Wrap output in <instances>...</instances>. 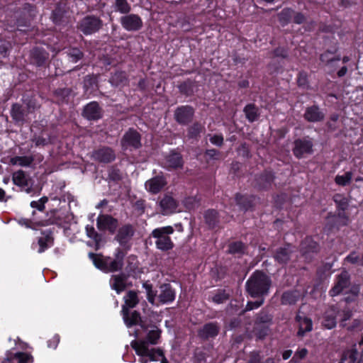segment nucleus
Segmentation results:
<instances>
[{"instance_id": "obj_59", "label": "nucleus", "mask_w": 363, "mask_h": 363, "mask_svg": "<svg viewBox=\"0 0 363 363\" xmlns=\"http://www.w3.org/2000/svg\"><path fill=\"white\" fill-rule=\"evenodd\" d=\"M340 118V115L337 113H332L328 121L326 123V126L328 130L333 132L335 131L338 128V125L337 124L338 120Z\"/></svg>"}, {"instance_id": "obj_50", "label": "nucleus", "mask_w": 363, "mask_h": 363, "mask_svg": "<svg viewBox=\"0 0 363 363\" xmlns=\"http://www.w3.org/2000/svg\"><path fill=\"white\" fill-rule=\"evenodd\" d=\"M86 235L94 241L96 250H98L100 247V243L101 242V235L98 233L94 226L87 225L86 226Z\"/></svg>"}, {"instance_id": "obj_37", "label": "nucleus", "mask_w": 363, "mask_h": 363, "mask_svg": "<svg viewBox=\"0 0 363 363\" xmlns=\"http://www.w3.org/2000/svg\"><path fill=\"white\" fill-rule=\"evenodd\" d=\"M109 82L114 86H123L128 82L127 74L124 71H116L111 75Z\"/></svg>"}, {"instance_id": "obj_17", "label": "nucleus", "mask_w": 363, "mask_h": 363, "mask_svg": "<svg viewBox=\"0 0 363 363\" xmlns=\"http://www.w3.org/2000/svg\"><path fill=\"white\" fill-rule=\"evenodd\" d=\"M96 225L99 230H107L110 234L113 235L118 228V220L111 215L101 214L96 219Z\"/></svg>"}, {"instance_id": "obj_54", "label": "nucleus", "mask_w": 363, "mask_h": 363, "mask_svg": "<svg viewBox=\"0 0 363 363\" xmlns=\"http://www.w3.org/2000/svg\"><path fill=\"white\" fill-rule=\"evenodd\" d=\"M340 363H359L357 352L355 350L347 351L345 352Z\"/></svg>"}, {"instance_id": "obj_5", "label": "nucleus", "mask_w": 363, "mask_h": 363, "mask_svg": "<svg viewBox=\"0 0 363 363\" xmlns=\"http://www.w3.org/2000/svg\"><path fill=\"white\" fill-rule=\"evenodd\" d=\"M174 230L171 225L154 229L151 233V236L156 239V247L162 252L172 250L174 247V244L169 237V235L174 233Z\"/></svg>"}, {"instance_id": "obj_51", "label": "nucleus", "mask_w": 363, "mask_h": 363, "mask_svg": "<svg viewBox=\"0 0 363 363\" xmlns=\"http://www.w3.org/2000/svg\"><path fill=\"white\" fill-rule=\"evenodd\" d=\"M83 88L85 94H91L97 88V80L95 77L86 75L84 79Z\"/></svg>"}, {"instance_id": "obj_6", "label": "nucleus", "mask_w": 363, "mask_h": 363, "mask_svg": "<svg viewBox=\"0 0 363 363\" xmlns=\"http://www.w3.org/2000/svg\"><path fill=\"white\" fill-rule=\"evenodd\" d=\"M103 27V21L100 17L91 14L83 17L77 23V28L85 35H91L99 32Z\"/></svg>"}, {"instance_id": "obj_45", "label": "nucleus", "mask_w": 363, "mask_h": 363, "mask_svg": "<svg viewBox=\"0 0 363 363\" xmlns=\"http://www.w3.org/2000/svg\"><path fill=\"white\" fill-rule=\"evenodd\" d=\"M12 181L15 185L21 188H25L28 185L26 174L22 169L18 170L13 173Z\"/></svg>"}, {"instance_id": "obj_25", "label": "nucleus", "mask_w": 363, "mask_h": 363, "mask_svg": "<svg viewBox=\"0 0 363 363\" xmlns=\"http://www.w3.org/2000/svg\"><path fill=\"white\" fill-rule=\"evenodd\" d=\"M159 205L163 215H169L176 212L179 203L172 196L165 194L160 199Z\"/></svg>"}, {"instance_id": "obj_62", "label": "nucleus", "mask_w": 363, "mask_h": 363, "mask_svg": "<svg viewBox=\"0 0 363 363\" xmlns=\"http://www.w3.org/2000/svg\"><path fill=\"white\" fill-rule=\"evenodd\" d=\"M272 54L273 57L286 59L289 56V50L286 47L279 46L272 50Z\"/></svg>"}, {"instance_id": "obj_4", "label": "nucleus", "mask_w": 363, "mask_h": 363, "mask_svg": "<svg viewBox=\"0 0 363 363\" xmlns=\"http://www.w3.org/2000/svg\"><path fill=\"white\" fill-rule=\"evenodd\" d=\"M249 294L253 296L266 294L271 286V281L267 274H253L246 283Z\"/></svg>"}, {"instance_id": "obj_20", "label": "nucleus", "mask_w": 363, "mask_h": 363, "mask_svg": "<svg viewBox=\"0 0 363 363\" xmlns=\"http://www.w3.org/2000/svg\"><path fill=\"white\" fill-rule=\"evenodd\" d=\"M92 157L99 163L108 164L116 160V153L111 147L103 146L93 151Z\"/></svg>"}, {"instance_id": "obj_22", "label": "nucleus", "mask_w": 363, "mask_h": 363, "mask_svg": "<svg viewBox=\"0 0 363 363\" xmlns=\"http://www.w3.org/2000/svg\"><path fill=\"white\" fill-rule=\"evenodd\" d=\"M165 167L168 170L181 169L184 166V160L182 154L174 150L164 158Z\"/></svg>"}, {"instance_id": "obj_9", "label": "nucleus", "mask_w": 363, "mask_h": 363, "mask_svg": "<svg viewBox=\"0 0 363 363\" xmlns=\"http://www.w3.org/2000/svg\"><path fill=\"white\" fill-rule=\"evenodd\" d=\"M276 179L275 172L271 168H266L255 177V187L258 191H269Z\"/></svg>"}, {"instance_id": "obj_47", "label": "nucleus", "mask_w": 363, "mask_h": 363, "mask_svg": "<svg viewBox=\"0 0 363 363\" xmlns=\"http://www.w3.org/2000/svg\"><path fill=\"white\" fill-rule=\"evenodd\" d=\"M35 160V157L30 156H15L11 159V163L13 165H19L21 167H30Z\"/></svg>"}, {"instance_id": "obj_55", "label": "nucleus", "mask_w": 363, "mask_h": 363, "mask_svg": "<svg viewBox=\"0 0 363 363\" xmlns=\"http://www.w3.org/2000/svg\"><path fill=\"white\" fill-rule=\"evenodd\" d=\"M339 223H340V220H335L334 217H330L328 214L325 229L328 231L338 230L341 227L344 226L343 225H339Z\"/></svg>"}, {"instance_id": "obj_10", "label": "nucleus", "mask_w": 363, "mask_h": 363, "mask_svg": "<svg viewBox=\"0 0 363 363\" xmlns=\"http://www.w3.org/2000/svg\"><path fill=\"white\" fill-rule=\"evenodd\" d=\"M49 52L43 48L36 46L30 51L29 60L30 65L39 69H45L49 66Z\"/></svg>"}, {"instance_id": "obj_60", "label": "nucleus", "mask_w": 363, "mask_h": 363, "mask_svg": "<svg viewBox=\"0 0 363 363\" xmlns=\"http://www.w3.org/2000/svg\"><path fill=\"white\" fill-rule=\"evenodd\" d=\"M48 201V198L45 196H42L38 201H32L30 203L31 208L43 212L45 209V203Z\"/></svg>"}, {"instance_id": "obj_41", "label": "nucleus", "mask_w": 363, "mask_h": 363, "mask_svg": "<svg viewBox=\"0 0 363 363\" xmlns=\"http://www.w3.org/2000/svg\"><path fill=\"white\" fill-rule=\"evenodd\" d=\"M175 298V294L169 284H164L161 286V293L159 296L160 301L163 303L172 301Z\"/></svg>"}, {"instance_id": "obj_2", "label": "nucleus", "mask_w": 363, "mask_h": 363, "mask_svg": "<svg viewBox=\"0 0 363 363\" xmlns=\"http://www.w3.org/2000/svg\"><path fill=\"white\" fill-rule=\"evenodd\" d=\"M160 336V330L156 326H152L151 329L148 330L146 339H138L130 342L131 347L139 357L140 363L157 361L160 363H167L162 351L154 347L157 344Z\"/></svg>"}, {"instance_id": "obj_42", "label": "nucleus", "mask_w": 363, "mask_h": 363, "mask_svg": "<svg viewBox=\"0 0 363 363\" xmlns=\"http://www.w3.org/2000/svg\"><path fill=\"white\" fill-rule=\"evenodd\" d=\"M107 172H108V176H107L106 181L108 183L113 182L115 184H118L123 179L122 173H121V170L117 167L116 165H111V166L108 167V169H107Z\"/></svg>"}, {"instance_id": "obj_53", "label": "nucleus", "mask_w": 363, "mask_h": 363, "mask_svg": "<svg viewBox=\"0 0 363 363\" xmlns=\"http://www.w3.org/2000/svg\"><path fill=\"white\" fill-rule=\"evenodd\" d=\"M352 175L353 174L351 171L346 172L343 175L337 174L335 177V182L339 186H345L350 184L352 179Z\"/></svg>"}, {"instance_id": "obj_63", "label": "nucleus", "mask_w": 363, "mask_h": 363, "mask_svg": "<svg viewBox=\"0 0 363 363\" xmlns=\"http://www.w3.org/2000/svg\"><path fill=\"white\" fill-rule=\"evenodd\" d=\"M340 325L342 328H345L347 325H348L347 323V320H350L351 317L352 316V313L349 309L343 310L340 314Z\"/></svg>"}, {"instance_id": "obj_24", "label": "nucleus", "mask_w": 363, "mask_h": 363, "mask_svg": "<svg viewBox=\"0 0 363 363\" xmlns=\"http://www.w3.org/2000/svg\"><path fill=\"white\" fill-rule=\"evenodd\" d=\"M72 89L58 87L52 91L53 102L58 105L68 104L72 94Z\"/></svg>"}, {"instance_id": "obj_30", "label": "nucleus", "mask_w": 363, "mask_h": 363, "mask_svg": "<svg viewBox=\"0 0 363 363\" xmlns=\"http://www.w3.org/2000/svg\"><path fill=\"white\" fill-rule=\"evenodd\" d=\"M337 308L335 306L329 308L324 313L322 320V325L327 329H333L336 326V315Z\"/></svg>"}, {"instance_id": "obj_58", "label": "nucleus", "mask_w": 363, "mask_h": 363, "mask_svg": "<svg viewBox=\"0 0 363 363\" xmlns=\"http://www.w3.org/2000/svg\"><path fill=\"white\" fill-rule=\"evenodd\" d=\"M69 61L76 63L83 58L84 53L77 48H72L69 49L68 53Z\"/></svg>"}, {"instance_id": "obj_26", "label": "nucleus", "mask_w": 363, "mask_h": 363, "mask_svg": "<svg viewBox=\"0 0 363 363\" xmlns=\"http://www.w3.org/2000/svg\"><path fill=\"white\" fill-rule=\"evenodd\" d=\"M45 219H41L39 223H37L38 226H47L50 225H62L65 222V218L60 213L57 209L50 210L47 213Z\"/></svg>"}, {"instance_id": "obj_28", "label": "nucleus", "mask_w": 363, "mask_h": 363, "mask_svg": "<svg viewBox=\"0 0 363 363\" xmlns=\"http://www.w3.org/2000/svg\"><path fill=\"white\" fill-rule=\"evenodd\" d=\"M296 320L298 326V336L303 337L306 333L311 332L313 330L312 320L304 314L299 312L296 317Z\"/></svg>"}, {"instance_id": "obj_14", "label": "nucleus", "mask_w": 363, "mask_h": 363, "mask_svg": "<svg viewBox=\"0 0 363 363\" xmlns=\"http://www.w3.org/2000/svg\"><path fill=\"white\" fill-rule=\"evenodd\" d=\"M167 177L163 172H160L156 176L147 180L145 183V189L151 194H157L167 185Z\"/></svg>"}, {"instance_id": "obj_35", "label": "nucleus", "mask_w": 363, "mask_h": 363, "mask_svg": "<svg viewBox=\"0 0 363 363\" xmlns=\"http://www.w3.org/2000/svg\"><path fill=\"white\" fill-rule=\"evenodd\" d=\"M349 285V277L347 274H340L337 278V283L330 290V293L332 296L338 295L343 291Z\"/></svg>"}, {"instance_id": "obj_36", "label": "nucleus", "mask_w": 363, "mask_h": 363, "mask_svg": "<svg viewBox=\"0 0 363 363\" xmlns=\"http://www.w3.org/2000/svg\"><path fill=\"white\" fill-rule=\"evenodd\" d=\"M206 224L210 229H214L219 223V213L215 209H208L203 215Z\"/></svg>"}, {"instance_id": "obj_48", "label": "nucleus", "mask_w": 363, "mask_h": 363, "mask_svg": "<svg viewBox=\"0 0 363 363\" xmlns=\"http://www.w3.org/2000/svg\"><path fill=\"white\" fill-rule=\"evenodd\" d=\"M113 11L122 14H128L131 11V6L127 0H114L112 5Z\"/></svg>"}, {"instance_id": "obj_43", "label": "nucleus", "mask_w": 363, "mask_h": 363, "mask_svg": "<svg viewBox=\"0 0 363 363\" xmlns=\"http://www.w3.org/2000/svg\"><path fill=\"white\" fill-rule=\"evenodd\" d=\"M218 333V327L216 324L208 323L199 330V335L203 338H209L217 335Z\"/></svg>"}, {"instance_id": "obj_12", "label": "nucleus", "mask_w": 363, "mask_h": 363, "mask_svg": "<svg viewBox=\"0 0 363 363\" xmlns=\"http://www.w3.org/2000/svg\"><path fill=\"white\" fill-rule=\"evenodd\" d=\"M120 23L123 29L129 32L140 30L143 26V22L138 14L130 13L123 15L120 18Z\"/></svg>"}, {"instance_id": "obj_1", "label": "nucleus", "mask_w": 363, "mask_h": 363, "mask_svg": "<svg viewBox=\"0 0 363 363\" xmlns=\"http://www.w3.org/2000/svg\"><path fill=\"white\" fill-rule=\"evenodd\" d=\"M135 234V228L132 224L126 223L121 226L114 238L120 245L115 249L113 257L104 256L101 254L89 252V258L99 270L108 269L118 271L123 265V259L127 252L131 249V240Z\"/></svg>"}, {"instance_id": "obj_40", "label": "nucleus", "mask_w": 363, "mask_h": 363, "mask_svg": "<svg viewBox=\"0 0 363 363\" xmlns=\"http://www.w3.org/2000/svg\"><path fill=\"white\" fill-rule=\"evenodd\" d=\"M296 84L298 87L304 91L311 89L309 81V75L307 72L301 70L298 72L296 77Z\"/></svg>"}, {"instance_id": "obj_3", "label": "nucleus", "mask_w": 363, "mask_h": 363, "mask_svg": "<svg viewBox=\"0 0 363 363\" xmlns=\"http://www.w3.org/2000/svg\"><path fill=\"white\" fill-rule=\"evenodd\" d=\"M125 304L122 307L123 319L125 325L130 328L133 325L139 324L140 327L149 330L145 328L143 322L141 320L140 314L136 311L129 312L128 308H133L138 303V295L135 291H130L124 297Z\"/></svg>"}, {"instance_id": "obj_7", "label": "nucleus", "mask_w": 363, "mask_h": 363, "mask_svg": "<svg viewBox=\"0 0 363 363\" xmlns=\"http://www.w3.org/2000/svg\"><path fill=\"white\" fill-rule=\"evenodd\" d=\"M320 249L319 243L315 241L312 236H306L299 245L301 257L308 263L315 258Z\"/></svg>"}, {"instance_id": "obj_16", "label": "nucleus", "mask_w": 363, "mask_h": 363, "mask_svg": "<svg viewBox=\"0 0 363 363\" xmlns=\"http://www.w3.org/2000/svg\"><path fill=\"white\" fill-rule=\"evenodd\" d=\"M259 198L254 194L236 193L235 201L240 211L243 212L254 211L256 206V201Z\"/></svg>"}, {"instance_id": "obj_64", "label": "nucleus", "mask_w": 363, "mask_h": 363, "mask_svg": "<svg viewBox=\"0 0 363 363\" xmlns=\"http://www.w3.org/2000/svg\"><path fill=\"white\" fill-rule=\"evenodd\" d=\"M143 287L146 291L147 300L150 303L154 304L156 297V292L152 290V285L148 282H145L143 284Z\"/></svg>"}, {"instance_id": "obj_19", "label": "nucleus", "mask_w": 363, "mask_h": 363, "mask_svg": "<svg viewBox=\"0 0 363 363\" xmlns=\"http://www.w3.org/2000/svg\"><path fill=\"white\" fill-rule=\"evenodd\" d=\"M303 117L308 123H320L324 121L325 113L318 105L313 104L306 108Z\"/></svg>"}, {"instance_id": "obj_49", "label": "nucleus", "mask_w": 363, "mask_h": 363, "mask_svg": "<svg viewBox=\"0 0 363 363\" xmlns=\"http://www.w3.org/2000/svg\"><path fill=\"white\" fill-rule=\"evenodd\" d=\"M333 200L336 205L337 211H345L349 206V201L343 194H335L333 196Z\"/></svg>"}, {"instance_id": "obj_21", "label": "nucleus", "mask_w": 363, "mask_h": 363, "mask_svg": "<svg viewBox=\"0 0 363 363\" xmlns=\"http://www.w3.org/2000/svg\"><path fill=\"white\" fill-rule=\"evenodd\" d=\"M42 236L38 238V253H43L54 245V228H48L40 231Z\"/></svg>"}, {"instance_id": "obj_27", "label": "nucleus", "mask_w": 363, "mask_h": 363, "mask_svg": "<svg viewBox=\"0 0 363 363\" xmlns=\"http://www.w3.org/2000/svg\"><path fill=\"white\" fill-rule=\"evenodd\" d=\"M294 249V247L291 244L277 248L274 255L275 261L281 264H286L290 260Z\"/></svg>"}, {"instance_id": "obj_44", "label": "nucleus", "mask_w": 363, "mask_h": 363, "mask_svg": "<svg viewBox=\"0 0 363 363\" xmlns=\"http://www.w3.org/2000/svg\"><path fill=\"white\" fill-rule=\"evenodd\" d=\"M295 11L289 7L283 9L278 14V19L279 23L283 26H286L292 21L293 15Z\"/></svg>"}, {"instance_id": "obj_56", "label": "nucleus", "mask_w": 363, "mask_h": 363, "mask_svg": "<svg viewBox=\"0 0 363 363\" xmlns=\"http://www.w3.org/2000/svg\"><path fill=\"white\" fill-rule=\"evenodd\" d=\"M328 214L330 217H334L335 220H340L339 225H347L349 224V216L345 213V211H337V213L329 212Z\"/></svg>"}, {"instance_id": "obj_15", "label": "nucleus", "mask_w": 363, "mask_h": 363, "mask_svg": "<svg viewBox=\"0 0 363 363\" xmlns=\"http://www.w3.org/2000/svg\"><path fill=\"white\" fill-rule=\"evenodd\" d=\"M195 110L189 105H182L178 106L174 113V120L179 125H189L194 117Z\"/></svg>"}, {"instance_id": "obj_31", "label": "nucleus", "mask_w": 363, "mask_h": 363, "mask_svg": "<svg viewBox=\"0 0 363 363\" xmlns=\"http://www.w3.org/2000/svg\"><path fill=\"white\" fill-rule=\"evenodd\" d=\"M67 13L65 5L61 3L56 4L55 9L52 11L50 18L53 23L56 26H60L65 22V14Z\"/></svg>"}, {"instance_id": "obj_33", "label": "nucleus", "mask_w": 363, "mask_h": 363, "mask_svg": "<svg viewBox=\"0 0 363 363\" xmlns=\"http://www.w3.org/2000/svg\"><path fill=\"white\" fill-rule=\"evenodd\" d=\"M246 119L250 123H254L257 121L260 116V111L258 106L254 103H250L245 105L243 108Z\"/></svg>"}, {"instance_id": "obj_39", "label": "nucleus", "mask_w": 363, "mask_h": 363, "mask_svg": "<svg viewBox=\"0 0 363 363\" xmlns=\"http://www.w3.org/2000/svg\"><path fill=\"white\" fill-rule=\"evenodd\" d=\"M204 130L203 125L198 121L194 122L187 128V137L189 139L198 140L201 133Z\"/></svg>"}, {"instance_id": "obj_11", "label": "nucleus", "mask_w": 363, "mask_h": 363, "mask_svg": "<svg viewBox=\"0 0 363 363\" xmlns=\"http://www.w3.org/2000/svg\"><path fill=\"white\" fill-rule=\"evenodd\" d=\"M313 143L311 139L307 138H298L294 142L292 152L295 157L300 160L305 155H311L313 152Z\"/></svg>"}, {"instance_id": "obj_13", "label": "nucleus", "mask_w": 363, "mask_h": 363, "mask_svg": "<svg viewBox=\"0 0 363 363\" xmlns=\"http://www.w3.org/2000/svg\"><path fill=\"white\" fill-rule=\"evenodd\" d=\"M104 110L96 101H91L84 106L82 116L89 121H97L103 118Z\"/></svg>"}, {"instance_id": "obj_8", "label": "nucleus", "mask_w": 363, "mask_h": 363, "mask_svg": "<svg viewBox=\"0 0 363 363\" xmlns=\"http://www.w3.org/2000/svg\"><path fill=\"white\" fill-rule=\"evenodd\" d=\"M121 146L124 151L140 149L142 147L141 134L136 129L129 128L121 140Z\"/></svg>"}, {"instance_id": "obj_29", "label": "nucleus", "mask_w": 363, "mask_h": 363, "mask_svg": "<svg viewBox=\"0 0 363 363\" xmlns=\"http://www.w3.org/2000/svg\"><path fill=\"white\" fill-rule=\"evenodd\" d=\"M196 86V82L195 79L188 78L186 80L179 82L177 87L182 95L185 96L186 97H190L194 94Z\"/></svg>"}, {"instance_id": "obj_34", "label": "nucleus", "mask_w": 363, "mask_h": 363, "mask_svg": "<svg viewBox=\"0 0 363 363\" xmlns=\"http://www.w3.org/2000/svg\"><path fill=\"white\" fill-rule=\"evenodd\" d=\"M138 264L139 262L137 256L130 255L124 257L122 269H124V272H142L141 271H138Z\"/></svg>"}, {"instance_id": "obj_32", "label": "nucleus", "mask_w": 363, "mask_h": 363, "mask_svg": "<svg viewBox=\"0 0 363 363\" xmlns=\"http://www.w3.org/2000/svg\"><path fill=\"white\" fill-rule=\"evenodd\" d=\"M16 14V26L17 30L21 32L26 33L30 27V21L33 18L21 11H18Z\"/></svg>"}, {"instance_id": "obj_57", "label": "nucleus", "mask_w": 363, "mask_h": 363, "mask_svg": "<svg viewBox=\"0 0 363 363\" xmlns=\"http://www.w3.org/2000/svg\"><path fill=\"white\" fill-rule=\"evenodd\" d=\"M18 11H21L23 13H26L34 18L36 13V6L30 3H25L21 8L18 9L16 13H18Z\"/></svg>"}, {"instance_id": "obj_18", "label": "nucleus", "mask_w": 363, "mask_h": 363, "mask_svg": "<svg viewBox=\"0 0 363 363\" xmlns=\"http://www.w3.org/2000/svg\"><path fill=\"white\" fill-rule=\"evenodd\" d=\"M10 115L13 123L18 127H22L28 122V111L21 104L13 103L11 105Z\"/></svg>"}, {"instance_id": "obj_61", "label": "nucleus", "mask_w": 363, "mask_h": 363, "mask_svg": "<svg viewBox=\"0 0 363 363\" xmlns=\"http://www.w3.org/2000/svg\"><path fill=\"white\" fill-rule=\"evenodd\" d=\"M13 359L16 360L17 363L33 362V357L30 354L24 352H18L15 354Z\"/></svg>"}, {"instance_id": "obj_52", "label": "nucleus", "mask_w": 363, "mask_h": 363, "mask_svg": "<svg viewBox=\"0 0 363 363\" xmlns=\"http://www.w3.org/2000/svg\"><path fill=\"white\" fill-rule=\"evenodd\" d=\"M300 296V294L297 291L285 292L281 296V303L283 304H294L298 300Z\"/></svg>"}, {"instance_id": "obj_38", "label": "nucleus", "mask_w": 363, "mask_h": 363, "mask_svg": "<svg viewBox=\"0 0 363 363\" xmlns=\"http://www.w3.org/2000/svg\"><path fill=\"white\" fill-rule=\"evenodd\" d=\"M36 212L35 211H33L32 212V218H15L13 220L20 225L24 226L26 228H30L32 230H35L37 227V223H39L40 220H38L35 218Z\"/></svg>"}, {"instance_id": "obj_23", "label": "nucleus", "mask_w": 363, "mask_h": 363, "mask_svg": "<svg viewBox=\"0 0 363 363\" xmlns=\"http://www.w3.org/2000/svg\"><path fill=\"white\" fill-rule=\"evenodd\" d=\"M129 277V274H116L113 275L110 280L111 289L118 294H120L128 286L131 284V282L128 281Z\"/></svg>"}, {"instance_id": "obj_46", "label": "nucleus", "mask_w": 363, "mask_h": 363, "mask_svg": "<svg viewBox=\"0 0 363 363\" xmlns=\"http://www.w3.org/2000/svg\"><path fill=\"white\" fill-rule=\"evenodd\" d=\"M246 248V245L242 241L232 242L228 245V253L240 256L245 254Z\"/></svg>"}]
</instances>
